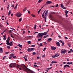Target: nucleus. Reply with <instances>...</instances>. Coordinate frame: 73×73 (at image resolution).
Masks as SVG:
<instances>
[{
  "label": "nucleus",
  "mask_w": 73,
  "mask_h": 73,
  "mask_svg": "<svg viewBox=\"0 0 73 73\" xmlns=\"http://www.w3.org/2000/svg\"><path fill=\"white\" fill-rule=\"evenodd\" d=\"M18 46H19V48H22L23 46H22V45H21L20 44H19L18 45Z\"/></svg>",
  "instance_id": "nucleus-16"
},
{
  "label": "nucleus",
  "mask_w": 73,
  "mask_h": 73,
  "mask_svg": "<svg viewBox=\"0 0 73 73\" xmlns=\"http://www.w3.org/2000/svg\"><path fill=\"white\" fill-rule=\"evenodd\" d=\"M55 57H58V56H59V54H56V55H55Z\"/></svg>",
  "instance_id": "nucleus-30"
},
{
  "label": "nucleus",
  "mask_w": 73,
  "mask_h": 73,
  "mask_svg": "<svg viewBox=\"0 0 73 73\" xmlns=\"http://www.w3.org/2000/svg\"><path fill=\"white\" fill-rule=\"evenodd\" d=\"M47 37V36H44V38H46V37Z\"/></svg>",
  "instance_id": "nucleus-49"
},
{
  "label": "nucleus",
  "mask_w": 73,
  "mask_h": 73,
  "mask_svg": "<svg viewBox=\"0 0 73 73\" xmlns=\"http://www.w3.org/2000/svg\"><path fill=\"white\" fill-rule=\"evenodd\" d=\"M0 53H3V48H0Z\"/></svg>",
  "instance_id": "nucleus-15"
},
{
  "label": "nucleus",
  "mask_w": 73,
  "mask_h": 73,
  "mask_svg": "<svg viewBox=\"0 0 73 73\" xmlns=\"http://www.w3.org/2000/svg\"><path fill=\"white\" fill-rule=\"evenodd\" d=\"M7 40H8V41H9V40H10V39L8 37L7 38Z\"/></svg>",
  "instance_id": "nucleus-57"
},
{
  "label": "nucleus",
  "mask_w": 73,
  "mask_h": 73,
  "mask_svg": "<svg viewBox=\"0 0 73 73\" xmlns=\"http://www.w3.org/2000/svg\"><path fill=\"white\" fill-rule=\"evenodd\" d=\"M53 21H55V22H58V21H57V20L55 19H54Z\"/></svg>",
  "instance_id": "nucleus-23"
},
{
  "label": "nucleus",
  "mask_w": 73,
  "mask_h": 73,
  "mask_svg": "<svg viewBox=\"0 0 73 73\" xmlns=\"http://www.w3.org/2000/svg\"><path fill=\"white\" fill-rule=\"evenodd\" d=\"M56 44L58 46H60V42H56Z\"/></svg>",
  "instance_id": "nucleus-11"
},
{
  "label": "nucleus",
  "mask_w": 73,
  "mask_h": 73,
  "mask_svg": "<svg viewBox=\"0 0 73 73\" xmlns=\"http://www.w3.org/2000/svg\"><path fill=\"white\" fill-rule=\"evenodd\" d=\"M7 48L8 49H10V48H11V47H10V46H7Z\"/></svg>",
  "instance_id": "nucleus-42"
},
{
  "label": "nucleus",
  "mask_w": 73,
  "mask_h": 73,
  "mask_svg": "<svg viewBox=\"0 0 73 73\" xmlns=\"http://www.w3.org/2000/svg\"><path fill=\"white\" fill-rule=\"evenodd\" d=\"M56 7H58V5L57 4L55 6Z\"/></svg>",
  "instance_id": "nucleus-50"
},
{
  "label": "nucleus",
  "mask_w": 73,
  "mask_h": 73,
  "mask_svg": "<svg viewBox=\"0 0 73 73\" xmlns=\"http://www.w3.org/2000/svg\"><path fill=\"white\" fill-rule=\"evenodd\" d=\"M46 50V47H45L43 50V51L44 52H45V50Z\"/></svg>",
  "instance_id": "nucleus-44"
},
{
  "label": "nucleus",
  "mask_w": 73,
  "mask_h": 73,
  "mask_svg": "<svg viewBox=\"0 0 73 73\" xmlns=\"http://www.w3.org/2000/svg\"><path fill=\"white\" fill-rule=\"evenodd\" d=\"M72 62H67V64L68 65H70L71 64H72Z\"/></svg>",
  "instance_id": "nucleus-13"
},
{
  "label": "nucleus",
  "mask_w": 73,
  "mask_h": 73,
  "mask_svg": "<svg viewBox=\"0 0 73 73\" xmlns=\"http://www.w3.org/2000/svg\"><path fill=\"white\" fill-rule=\"evenodd\" d=\"M6 42H7L6 44H7V45L9 43V41L8 40H6Z\"/></svg>",
  "instance_id": "nucleus-25"
},
{
  "label": "nucleus",
  "mask_w": 73,
  "mask_h": 73,
  "mask_svg": "<svg viewBox=\"0 0 73 73\" xmlns=\"http://www.w3.org/2000/svg\"><path fill=\"white\" fill-rule=\"evenodd\" d=\"M35 50V49L34 48H28L27 49V51L29 52H32V51H33V50Z\"/></svg>",
  "instance_id": "nucleus-5"
},
{
  "label": "nucleus",
  "mask_w": 73,
  "mask_h": 73,
  "mask_svg": "<svg viewBox=\"0 0 73 73\" xmlns=\"http://www.w3.org/2000/svg\"><path fill=\"white\" fill-rule=\"evenodd\" d=\"M7 45H10V46H12V45H13V44L9 43Z\"/></svg>",
  "instance_id": "nucleus-18"
},
{
  "label": "nucleus",
  "mask_w": 73,
  "mask_h": 73,
  "mask_svg": "<svg viewBox=\"0 0 73 73\" xmlns=\"http://www.w3.org/2000/svg\"><path fill=\"white\" fill-rule=\"evenodd\" d=\"M10 36H11V37H12V38H14V36H12V34H11Z\"/></svg>",
  "instance_id": "nucleus-47"
},
{
  "label": "nucleus",
  "mask_w": 73,
  "mask_h": 73,
  "mask_svg": "<svg viewBox=\"0 0 73 73\" xmlns=\"http://www.w3.org/2000/svg\"><path fill=\"white\" fill-rule=\"evenodd\" d=\"M51 41H52V38H50L47 40V41H48V42H50Z\"/></svg>",
  "instance_id": "nucleus-17"
},
{
  "label": "nucleus",
  "mask_w": 73,
  "mask_h": 73,
  "mask_svg": "<svg viewBox=\"0 0 73 73\" xmlns=\"http://www.w3.org/2000/svg\"><path fill=\"white\" fill-rule=\"evenodd\" d=\"M57 62H53V61H52L51 62V63L52 64H54L55 63H57Z\"/></svg>",
  "instance_id": "nucleus-22"
},
{
  "label": "nucleus",
  "mask_w": 73,
  "mask_h": 73,
  "mask_svg": "<svg viewBox=\"0 0 73 73\" xmlns=\"http://www.w3.org/2000/svg\"><path fill=\"white\" fill-rule=\"evenodd\" d=\"M9 53V52H6L5 53V54H8V53Z\"/></svg>",
  "instance_id": "nucleus-51"
},
{
  "label": "nucleus",
  "mask_w": 73,
  "mask_h": 73,
  "mask_svg": "<svg viewBox=\"0 0 73 73\" xmlns=\"http://www.w3.org/2000/svg\"><path fill=\"white\" fill-rule=\"evenodd\" d=\"M66 15V17H68V14H65Z\"/></svg>",
  "instance_id": "nucleus-52"
},
{
  "label": "nucleus",
  "mask_w": 73,
  "mask_h": 73,
  "mask_svg": "<svg viewBox=\"0 0 73 73\" xmlns=\"http://www.w3.org/2000/svg\"><path fill=\"white\" fill-rule=\"evenodd\" d=\"M52 2L51 1H48L46 2V4H51V3H52Z\"/></svg>",
  "instance_id": "nucleus-10"
},
{
  "label": "nucleus",
  "mask_w": 73,
  "mask_h": 73,
  "mask_svg": "<svg viewBox=\"0 0 73 73\" xmlns=\"http://www.w3.org/2000/svg\"><path fill=\"white\" fill-rule=\"evenodd\" d=\"M7 57L6 56H5L4 57H3V60H4V59H5V57Z\"/></svg>",
  "instance_id": "nucleus-38"
},
{
  "label": "nucleus",
  "mask_w": 73,
  "mask_h": 73,
  "mask_svg": "<svg viewBox=\"0 0 73 73\" xmlns=\"http://www.w3.org/2000/svg\"><path fill=\"white\" fill-rule=\"evenodd\" d=\"M33 56H34L35 55V54H36V53L35 52H33Z\"/></svg>",
  "instance_id": "nucleus-36"
},
{
  "label": "nucleus",
  "mask_w": 73,
  "mask_h": 73,
  "mask_svg": "<svg viewBox=\"0 0 73 73\" xmlns=\"http://www.w3.org/2000/svg\"><path fill=\"white\" fill-rule=\"evenodd\" d=\"M48 31H49V29L47 31L44 33H39L38 36L42 38V36H44L45 35H47V32H48Z\"/></svg>",
  "instance_id": "nucleus-2"
},
{
  "label": "nucleus",
  "mask_w": 73,
  "mask_h": 73,
  "mask_svg": "<svg viewBox=\"0 0 73 73\" xmlns=\"http://www.w3.org/2000/svg\"><path fill=\"white\" fill-rule=\"evenodd\" d=\"M21 15H22V14H21V13H18L17 14H15V15L16 16L19 17H21Z\"/></svg>",
  "instance_id": "nucleus-6"
},
{
  "label": "nucleus",
  "mask_w": 73,
  "mask_h": 73,
  "mask_svg": "<svg viewBox=\"0 0 73 73\" xmlns=\"http://www.w3.org/2000/svg\"><path fill=\"white\" fill-rule=\"evenodd\" d=\"M3 9H4V8H1V11H3Z\"/></svg>",
  "instance_id": "nucleus-55"
},
{
  "label": "nucleus",
  "mask_w": 73,
  "mask_h": 73,
  "mask_svg": "<svg viewBox=\"0 0 73 73\" xmlns=\"http://www.w3.org/2000/svg\"><path fill=\"white\" fill-rule=\"evenodd\" d=\"M11 11H9L8 16H9V15H11Z\"/></svg>",
  "instance_id": "nucleus-28"
},
{
  "label": "nucleus",
  "mask_w": 73,
  "mask_h": 73,
  "mask_svg": "<svg viewBox=\"0 0 73 73\" xmlns=\"http://www.w3.org/2000/svg\"><path fill=\"white\" fill-rule=\"evenodd\" d=\"M26 10H27V8H25L23 9V12H25V11H26Z\"/></svg>",
  "instance_id": "nucleus-24"
},
{
  "label": "nucleus",
  "mask_w": 73,
  "mask_h": 73,
  "mask_svg": "<svg viewBox=\"0 0 73 73\" xmlns=\"http://www.w3.org/2000/svg\"><path fill=\"white\" fill-rule=\"evenodd\" d=\"M52 67H50V68H47V70H49L50 69H52Z\"/></svg>",
  "instance_id": "nucleus-43"
},
{
  "label": "nucleus",
  "mask_w": 73,
  "mask_h": 73,
  "mask_svg": "<svg viewBox=\"0 0 73 73\" xmlns=\"http://www.w3.org/2000/svg\"><path fill=\"white\" fill-rule=\"evenodd\" d=\"M51 49L52 50H56V47H52L51 48Z\"/></svg>",
  "instance_id": "nucleus-14"
},
{
  "label": "nucleus",
  "mask_w": 73,
  "mask_h": 73,
  "mask_svg": "<svg viewBox=\"0 0 73 73\" xmlns=\"http://www.w3.org/2000/svg\"><path fill=\"white\" fill-rule=\"evenodd\" d=\"M39 46H43V45H42V43H40L39 44Z\"/></svg>",
  "instance_id": "nucleus-32"
},
{
  "label": "nucleus",
  "mask_w": 73,
  "mask_h": 73,
  "mask_svg": "<svg viewBox=\"0 0 73 73\" xmlns=\"http://www.w3.org/2000/svg\"><path fill=\"white\" fill-rule=\"evenodd\" d=\"M48 10H47L45 13L44 14V17H46V15H48Z\"/></svg>",
  "instance_id": "nucleus-12"
},
{
  "label": "nucleus",
  "mask_w": 73,
  "mask_h": 73,
  "mask_svg": "<svg viewBox=\"0 0 73 73\" xmlns=\"http://www.w3.org/2000/svg\"><path fill=\"white\" fill-rule=\"evenodd\" d=\"M12 56H11L9 58V59H11V58H12Z\"/></svg>",
  "instance_id": "nucleus-63"
},
{
  "label": "nucleus",
  "mask_w": 73,
  "mask_h": 73,
  "mask_svg": "<svg viewBox=\"0 0 73 73\" xmlns=\"http://www.w3.org/2000/svg\"><path fill=\"white\" fill-rule=\"evenodd\" d=\"M16 66V64L15 63H12L10 64L9 66L10 68H14Z\"/></svg>",
  "instance_id": "nucleus-3"
},
{
  "label": "nucleus",
  "mask_w": 73,
  "mask_h": 73,
  "mask_svg": "<svg viewBox=\"0 0 73 73\" xmlns=\"http://www.w3.org/2000/svg\"><path fill=\"white\" fill-rule=\"evenodd\" d=\"M27 42L28 44H31V41H29Z\"/></svg>",
  "instance_id": "nucleus-29"
},
{
  "label": "nucleus",
  "mask_w": 73,
  "mask_h": 73,
  "mask_svg": "<svg viewBox=\"0 0 73 73\" xmlns=\"http://www.w3.org/2000/svg\"><path fill=\"white\" fill-rule=\"evenodd\" d=\"M41 9H40L39 11H38V13H40V11H41Z\"/></svg>",
  "instance_id": "nucleus-37"
},
{
  "label": "nucleus",
  "mask_w": 73,
  "mask_h": 73,
  "mask_svg": "<svg viewBox=\"0 0 73 73\" xmlns=\"http://www.w3.org/2000/svg\"><path fill=\"white\" fill-rule=\"evenodd\" d=\"M23 58L25 60V61H27V58H25V57H23Z\"/></svg>",
  "instance_id": "nucleus-40"
},
{
  "label": "nucleus",
  "mask_w": 73,
  "mask_h": 73,
  "mask_svg": "<svg viewBox=\"0 0 73 73\" xmlns=\"http://www.w3.org/2000/svg\"><path fill=\"white\" fill-rule=\"evenodd\" d=\"M41 38L38 39V41H41Z\"/></svg>",
  "instance_id": "nucleus-45"
},
{
  "label": "nucleus",
  "mask_w": 73,
  "mask_h": 73,
  "mask_svg": "<svg viewBox=\"0 0 73 73\" xmlns=\"http://www.w3.org/2000/svg\"><path fill=\"white\" fill-rule=\"evenodd\" d=\"M3 37H4L3 40H5L6 38V37H5V35H3Z\"/></svg>",
  "instance_id": "nucleus-21"
},
{
  "label": "nucleus",
  "mask_w": 73,
  "mask_h": 73,
  "mask_svg": "<svg viewBox=\"0 0 73 73\" xmlns=\"http://www.w3.org/2000/svg\"><path fill=\"white\" fill-rule=\"evenodd\" d=\"M65 38L66 40H68V38L66 36H65Z\"/></svg>",
  "instance_id": "nucleus-54"
},
{
  "label": "nucleus",
  "mask_w": 73,
  "mask_h": 73,
  "mask_svg": "<svg viewBox=\"0 0 73 73\" xmlns=\"http://www.w3.org/2000/svg\"><path fill=\"white\" fill-rule=\"evenodd\" d=\"M62 43V46H64V42H63Z\"/></svg>",
  "instance_id": "nucleus-46"
},
{
  "label": "nucleus",
  "mask_w": 73,
  "mask_h": 73,
  "mask_svg": "<svg viewBox=\"0 0 73 73\" xmlns=\"http://www.w3.org/2000/svg\"><path fill=\"white\" fill-rule=\"evenodd\" d=\"M14 56V54H11L10 55V57H13V56Z\"/></svg>",
  "instance_id": "nucleus-20"
},
{
  "label": "nucleus",
  "mask_w": 73,
  "mask_h": 73,
  "mask_svg": "<svg viewBox=\"0 0 73 73\" xmlns=\"http://www.w3.org/2000/svg\"><path fill=\"white\" fill-rule=\"evenodd\" d=\"M27 38L28 39H31V38H33V36H29L27 37Z\"/></svg>",
  "instance_id": "nucleus-8"
},
{
  "label": "nucleus",
  "mask_w": 73,
  "mask_h": 73,
  "mask_svg": "<svg viewBox=\"0 0 73 73\" xmlns=\"http://www.w3.org/2000/svg\"><path fill=\"white\" fill-rule=\"evenodd\" d=\"M18 5V4H16L15 7L17 8V6Z\"/></svg>",
  "instance_id": "nucleus-56"
},
{
  "label": "nucleus",
  "mask_w": 73,
  "mask_h": 73,
  "mask_svg": "<svg viewBox=\"0 0 73 73\" xmlns=\"http://www.w3.org/2000/svg\"><path fill=\"white\" fill-rule=\"evenodd\" d=\"M20 67H21L23 68L24 70V71H25V72H26L27 73H29L30 72L31 73H36V72L33 71H32V70H29V69H28V68H27V66H26L24 65H21L20 66H19V65H18V66H17V69H18V68H19V69L21 70V68H20Z\"/></svg>",
  "instance_id": "nucleus-1"
},
{
  "label": "nucleus",
  "mask_w": 73,
  "mask_h": 73,
  "mask_svg": "<svg viewBox=\"0 0 73 73\" xmlns=\"http://www.w3.org/2000/svg\"><path fill=\"white\" fill-rule=\"evenodd\" d=\"M44 45H46V44L47 43L46 42H44Z\"/></svg>",
  "instance_id": "nucleus-62"
},
{
  "label": "nucleus",
  "mask_w": 73,
  "mask_h": 73,
  "mask_svg": "<svg viewBox=\"0 0 73 73\" xmlns=\"http://www.w3.org/2000/svg\"><path fill=\"white\" fill-rule=\"evenodd\" d=\"M66 67H67H67H68V68H70V66H69V65H68V64H66L64 66V69H65V68H66Z\"/></svg>",
  "instance_id": "nucleus-7"
},
{
  "label": "nucleus",
  "mask_w": 73,
  "mask_h": 73,
  "mask_svg": "<svg viewBox=\"0 0 73 73\" xmlns=\"http://www.w3.org/2000/svg\"><path fill=\"white\" fill-rule=\"evenodd\" d=\"M32 47H35V45H32Z\"/></svg>",
  "instance_id": "nucleus-53"
},
{
  "label": "nucleus",
  "mask_w": 73,
  "mask_h": 73,
  "mask_svg": "<svg viewBox=\"0 0 73 73\" xmlns=\"http://www.w3.org/2000/svg\"><path fill=\"white\" fill-rule=\"evenodd\" d=\"M37 59H40V57H37Z\"/></svg>",
  "instance_id": "nucleus-60"
},
{
  "label": "nucleus",
  "mask_w": 73,
  "mask_h": 73,
  "mask_svg": "<svg viewBox=\"0 0 73 73\" xmlns=\"http://www.w3.org/2000/svg\"><path fill=\"white\" fill-rule=\"evenodd\" d=\"M13 57L14 58H16V56H13Z\"/></svg>",
  "instance_id": "nucleus-59"
},
{
  "label": "nucleus",
  "mask_w": 73,
  "mask_h": 73,
  "mask_svg": "<svg viewBox=\"0 0 73 73\" xmlns=\"http://www.w3.org/2000/svg\"><path fill=\"white\" fill-rule=\"evenodd\" d=\"M45 11L44 12L42 15V17H43V18H44V14H45Z\"/></svg>",
  "instance_id": "nucleus-19"
},
{
  "label": "nucleus",
  "mask_w": 73,
  "mask_h": 73,
  "mask_svg": "<svg viewBox=\"0 0 73 73\" xmlns=\"http://www.w3.org/2000/svg\"><path fill=\"white\" fill-rule=\"evenodd\" d=\"M60 42H61V43H62V41L61 40H60L59 41Z\"/></svg>",
  "instance_id": "nucleus-48"
},
{
  "label": "nucleus",
  "mask_w": 73,
  "mask_h": 73,
  "mask_svg": "<svg viewBox=\"0 0 73 73\" xmlns=\"http://www.w3.org/2000/svg\"><path fill=\"white\" fill-rule=\"evenodd\" d=\"M22 20V19L21 18H20V19H19V22L21 21Z\"/></svg>",
  "instance_id": "nucleus-41"
},
{
  "label": "nucleus",
  "mask_w": 73,
  "mask_h": 73,
  "mask_svg": "<svg viewBox=\"0 0 73 73\" xmlns=\"http://www.w3.org/2000/svg\"><path fill=\"white\" fill-rule=\"evenodd\" d=\"M25 31H24L23 32V33H22L24 35V34L25 33Z\"/></svg>",
  "instance_id": "nucleus-58"
},
{
  "label": "nucleus",
  "mask_w": 73,
  "mask_h": 73,
  "mask_svg": "<svg viewBox=\"0 0 73 73\" xmlns=\"http://www.w3.org/2000/svg\"><path fill=\"white\" fill-rule=\"evenodd\" d=\"M42 0H39L38 1V3H40V2H41V1H42Z\"/></svg>",
  "instance_id": "nucleus-31"
},
{
  "label": "nucleus",
  "mask_w": 73,
  "mask_h": 73,
  "mask_svg": "<svg viewBox=\"0 0 73 73\" xmlns=\"http://www.w3.org/2000/svg\"><path fill=\"white\" fill-rule=\"evenodd\" d=\"M52 56V58H55V57H56V56L55 55L54 56Z\"/></svg>",
  "instance_id": "nucleus-39"
},
{
  "label": "nucleus",
  "mask_w": 73,
  "mask_h": 73,
  "mask_svg": "<svg viewBox=\"0 0 73 73\" xmlns=\"http://www.w3.org/2000/svg\"><path fill=\"white\" fill-rule=\"evenodd\" d=\"M31 15L33 17H36V16L34 15L33 14H31Z\"/></svg>",
  "instance_id": "nucleus-27"
},
{
  "label": "nucleus",
  "mask_w": 73,
  "mask_h": 73,
  "mask_svg": "<svg viewBox=\"0 0 73 73\" xmlns=\"http://www.w3.org/2000/svg\"><path fill=\"white\" fill-rule=\"evenodd\" d=\"M46 17H44V18L45 19V22H46Z\"/></svg>",
  "instance_id": "nucleus-33"
},
{
  "label": "nucleus",
  "mask_w": 73,
  "mask_h": 73,
  "mask_svg": "<svg viewBox=\"0 0 73 73\" xmlns=\"http://www.w3.org/2000/svg\"><path fill=\"white\" fill-rule=\"evenodd\" d=\"M67 61H69V59H68L67 60Z\"/></svg>",
  "instance_id": "nucleus-64"
},
{
  "label": "nucleus",
  "mask_w": 73,
  "mask_h": 73,
  "mask_svg": "<svg viewBox=\"0 0 73 73\" xmlns=\"http://www.w3.org/2000/svg\"><path fill=\"white\" fill-rule=\"evenodd\" d=\"M66 50L65 49H62L61 52V54H65L66 53Z\"/></svg>",
  "instance_id": "nucleus-4"
},
{
  "label": "nucleus",
  "mask_w": 73,
  "mask_h": 73,
  "mask_svg": "<svg viewBox=\"0 0 73 73\" xmlns=\"http://www.w3.org/2000/svg\"><path fill=\"white\" fill-rule=\"evenodd\" d=\"M42 58H45V55L44 54V55H42Z\"/></svg>",
  "instance_id": "nucleus-35"
},
{
  "label": "nucleus",
  "mask_w": 73,
  "mask_h": 73,
  "mask_svg": "<svg viewBox=\"0 0 73 73\" xmlns=\"http://www.w3.org/2000/svg\"><path fill=\"white\" fill-rule=\"evenodd\" d=\"M66 14H68V11L67 10H66L65 11Z\"/></svg>",
  "instance_id": "nucleus-26"
},
{
  "label": "nucleus",
  "mask_w": 73,
  "mask_h": 73,
  "mask_svg": "<svg viewBox=\"0 0 73 73\" xmlns=\"http://www.w3.org/2000/svg\"><path fill=\"white\" fill-rule=\"evenodd\" d=\"M61 7L63 8V9H66V8L64 6V5L62 4H61Z\"/></svg>",
  "instance_id": "nucleus-9"
},
{
  "label": "nucleus",
  "mask_w": 73,
  "mask_h": 73,
  "mask_svg": "<svg viewBox=\"0 0 73 73\" xmlns=\"http://www.w3.org/2000/svg\"><path fill=\"white\" fill-rule=\"evenodd\" d=\"M28 64L29 65H30V66H31V63H30V62H29L28 63Z\"/></svg>",
  "instance_id": "nucleus-61"
},
{
  "label": "nucleus",
  "mask_w": 73,
  "mask_h": 73,
  "mask_svg": "<svg viewBox=\"0 0 73 73\" xmlns=\"http://www.w3.org/2000/svg\"><path fill=\"white\" fill-rule=\"evenodd\" d=\"M37 27V25H35L34 27V29H36V27Z\"/></svg>",
  "instance_id": "nucleus-34"
}]
</instances>
